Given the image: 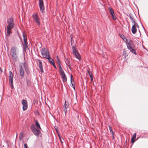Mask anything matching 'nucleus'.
I'll return each mask as SVG.
<instances>
[{
  "label": "nucleus",
  "mask_w": 148,
  "mask_h": 148,
  "mask_svg": "<svg viewBox=\"0 0 148 148\" xmlns=\"http://www.w3.org/2000/svg\"><path fill=\"white\" fill-rule=\"evenodd\" d=\"M23 134H24L22 132H21L19 134V140H21L23 138Z\"/></svg>",
  "instance_id": "23"
},
{
  "label": "nucleus",
  "mask_w": 148,
  "mask_h": 148,
  "mask_svg": "<svg viewBox=\"0 0 148 148\" xmlns=\"http://www.w3.org/2000/svg\"><path fill=\"white\" fill-rule=\"evenodd\" d=\"M13 77L14 75L12 72L11 71H10L9 72V81L10 85L12 89H13L14 88L13 81Z\"/></svg>",
  "instance_id": "8"
},
{
  "label": "nucleus",
  "mask_w": 148,
  "mask_h": 148,
  "mask_svg": "<svg viewBox=\"0 0 148 148\" xmlns=\"http://www.w3.org/2000/svg\"><path fill=\"white\" fill-rule=\"evenodd\" d=\"M133 23L134 24L132 27V32L133 34H135L137 32L136 27L138 28L139 26L138 24L136 23Z\"/></svg>",
  "instance_id": "9"
},
{
  "label": "nucleus",
  "mask_w": 148,
  "mask_h": 148,
  "mask_svg": "<svg viewBox=\"0 0 148 148\" xmlns=\"http://www.w3.org/2000/svg\"><path fill=\"white\" fill-rule=\"evenodd\" d=\"M55 129H56V131L57 132H58V130L55 127Z\"/></svg>",
  "instance_id": "35"
},
{
  "label": "nucleus",
  "mask_w": 148,
  "mask_h": 148,
  "mask_svg": "<svg viewBox=\"0 0 148 148\" xmlns=\"http://www.w3.org/2000/svg\"><path fill=\"white\" fill-rule=\"evenodd\" d=\"M32 17L34 20L39 26L40 24V19L37 13H34L32 15Z\"/></svg>",
  "instance_id": "5"
},
{
  "label": "nucleus",
  "mask_w": 148,
  "mask_h": 148,
  "mask_svg": "<svg viewBox=\"0 0 148 148\" xmlns=\"http://www.w3.org/2000/svg\"><path fill=\"white\" fill-rule=\"evenodd\" d=\"M27 84L28 85H30V83L29 81V80H27Z\"/></svg>",
  "instance_id": "30"
},
{
  "label": "nucleus",
  "mask_w": 148,
  "mask_h": 148,
  "mask_svg": "<svg viewBox=\"0 0 148 148\" xmlns=\"http://www.w3.org/2000/svg\"><path fill=\"white\" fill-rule=\"evenodd\" d=\"M59 64V69H59V72H60L64 71L63 69L62 68V67H61V66L60 65V64Z\"/></svg>",
  "instance_id": "28"
},
{
  "label": "nucleus",
  "mask_w": 148,
  "mask_h": 148,
  "mask_svg": "<svg viewBox=\"0 0 148 148\" xmlns=\"http://www.w3.org/2000/svg\"><path fill=\"white\" fill-rule=\"evenodd\" d=\"M66 64L67 66H68L69 68L71 69V64L69 60L67 61V62H66Z\"/></svg>",
  "instance_id": "24"
},
{
  "label": "nucleus",
  "mask_w": 148,
  "mask_h": 148,
  "mask_svg": "<svg viewBox=\"0 0 148 148\" xmlns=\"http://www.w3.org/2000/svg\"><path fill=\"white\" fill-rule=\"evenodd\" d=\"M87 72L88 74L89 75L90 77H91V76H92V73L91 72L88 70H87Z\"/></svg>",
  "instance_id": "26"
},
{
  "label": "nucleus",
  "mask_w": 148,
  "mask_h": 148,
  "mask_svg": "<svg viewBox=\"0 0 148 148\" xmlns=\"http://www.w3.org/2000/svg\"><path fill=\"white\" fill-rule=\"evenodd\" d=\"M120 36L121 37V38H122L123 39V40L125 42H127V43H128L127 42V38L124 35H123L122 34H121L120 35Z\"/></svg>",
  "instance_id": "18"
},
{
  "label": "nucleus",
  "mask_w": 148,
  "mask_h": 148,
  "mask_svg": "<svg viewBox=\"0 0 148 148\" xmlns=\"http://www.w3.org/2000/svg\"><path fill=\"white\" fill-rule=\"evenodd\" d=\"M52 64L53 65L55 68H56V66L54 63Z\"/></svg>",
  "instance_id": "32"
},
{
  "label": "nucleus",
  "mask_w": 148,
  "mask_h": 148,
  "mask_svg": "<svg viewBox=\"0 0 148 148\" xmlns=\"http://www.w3.org/2000/svg\"><path fill=\"white\" fill-rule=\"evenodd\" d=\"M62 77L64 80L66 82L67 78L66 76H65V77Z\"/></svg>",
  "instance_id": "29"
},
{
  "label": "nucleus",
  "mask_w": 148,
  "mask_h": 148,
  "mask_svg": "<svg viewBox=\"0 0 148 148\" xmlns=\"http://www.w3.org/2000/svg\"><path fill=\"white\" fill-rule=\"evenodd\" d=\"M72 75H71V84L72 85V86H73V88L75 89V87L74 86H75L74 85V81L73 79H72Z\"/></svg>",
  "instance_id": "20"
},
{
  "label": "nucleus",
  "mask_w": 148,
  "mask_h": 148,
  "mask_svg": "<svg viewBox=\"0 0 148 148\" xmlns=\"http://www.w3.org/2000/svg\"><path fill=\"white\" fill-rule=\"evenodd\" d=\"M129 17H130V19L131 20V22L132 23H136L134 18L132 15L131 14H130L129 15Z\"/></svg>",
  "instance_id": "19"
},
{
  "label": "nucleus",
  "mask_w": 148,
  "mask_h": 148,
  "mask_svg": "<svg viewBox=\"0 0 148 148\" xmlns=\"http://www.w3.org/2000/svg\"><path fill=\"white\" fill-rule=\"evenodd\" d=\"M69 104L68 102L65 101V103L64 104L63 108H64V111L66 114L67 111V108L69 106Z\"/></svg>",
  "instance_id": "14"
},
{
  "label": "nucleus",
  "mask_w": 148,
  "mask_h": 148,
  "mask_svg": "<svg viewBox=\"0 0 148 148\" xmlns=\"http://www.w3.org/2000/svg\"><path fill=\"white\" fill-rule=\"evenodd\" d=\"M49 60V62L51 64L54 63V61L53 59L51 58L50 57L49 59H48Z\"/></svg>",
  "instance_id": "22"
},
{
  "label": "nucleus",
  "mask_w": 148,
  "mask_h": 148,
  "mask_svg": "<svg viewBox=\"0 0 148 148\" xmlns=\"http://www.w3.org/2000/svg\"><path fill=\"white\" fill-rule=\"evenodd\" d=\"M60 73L62 77H65V76H66V75L64 71L60 72Z\"/></svg>",
  "instance_id": "25"
},
{
  "label": "nucleus",
  "mask_w": 148,
  "mask_h": 148,
  "mask_svg": "<svg viewBox=\"0 0 148 148\" xmlns=\"http://www.w3.org/2000/svg\"><path fill=\"white\" fill-rule=\"evenodd\" d=\"M13 22V18L12 17H10L7 20V22L8 25L7 27V34L8 36H10V34L11 33V29L14 27V24Z\"/></svg>",
  "instance_id": "2"
},
{
  "label": "nucleus",
  "mask_w": 148,
  "mask_h": 148,
  "mask_svg": "<svg viewBox=\"0 0 148 148\" xmlns=\"http://www.w3.org/2000/svg\"><path fill=\"white\" fill-rule=\"evenodd\" d=\"M90 79H91V81H92L93 80V77L92 76H91V77H90Z\"/></svg>",
  "instance_id": "33"
},
{
  "label": "nucleus",
  "mask_w": 148,
  "mask_h": 148,
  "mask_svg": "<svg viewBox=\"0 0 148 148\" xmlns=\"http://www.w3.org/2000/svg\"><path fill=\"white\" fill-rule=\"evenodd\" d=\"M23 37L24 41V45L25 47H27V36L24 33L23 34Z\"/></svg>",
  "instance_id": "15"
},
{
  "label": "nucleus",
  "mask_w": 148,
  "mask_h": 148,
  "mask_svg": "<svg viewBox=\"0 0 148 148\" xmlns=\"http://www.w3.org/2000/svg\"><path fill=\"white\" fill-rule=\"evenodd\" d=\"M17 48L15 47H13L11 48V56L12 58L16 61L17 60L18 56L16 53V50Z\"/></svg>",
  "instance_id": "4"
},
{
  "label": "nucleus",
  "mask_w": 148,
  "mask_h": 148,
  "mask_svg": "<svg viewBox=\"0 0 148 148\" xmlns=\"http://www.w3.org/2000/svg\"><path fill=\"white\" fill-rule=\"evenodd\" d=\"M41 54L44 58L49 59L50 58L49 52L47 51L45 48H43L41 50Z\"/></svg>",
  "instance_id": "6"
},
{
  "label": "nucleus",
  "mask_w": 148,
  "mask_h": 148,
  "mask_svg": "<svg viewBox=\"0 0 148 148\" xmlns=\"http://www.w3.org/2000/svg\"><path fill=\"white\" fill-rule=\"evenodd\" d=\"M127 46L128 49L131 52L134 53L135 55L136 54V53L135 52V49L132 47H131V44L130 43H127Z\"/></svg>",
  "instance_id": "11"
},
{
  "label": "nucleus",
  "mask_w": 148,
  "mask_h": 148,
  "mask_svg": "<svg viewBox=\"0 0 148 148\" xmlns=\"http://www.w3.org/2000/svg\"><path fill=\"white\" fill-rule=\"evenodd\" d=\"M59 138H60V140H61V141L62 142V140H61V138L60 137H59Z\"/></svg>",
  "instance_id": "36"
},
{
  "label": "nucleus",
  "mask_w": 148,
  "mask_h": 148,
  "mask_svg": "<svg viewBox=\"0 0 148 148\" xmlns=\"http://www.w3.org/2000/svg\"><path fill=\"white\" fill-rule=\"evenodd\" d=\"M136 136V133H135L134 134L133 136L131 138V142L133 143L135 141V139Z\"/></svg>",
  "instance_id": "17"
},
{
  "label": "nucleus",
  "mask_w": 148,
  "mask_h": 148,
  "mask_svg": "<svg viewBox=\"0 0 148 148\" xmlns=\"http://www.w3.org/2000/svg\"><path fill=\"white\" fill-rule=\"evenodd\" d=\"M56 58H57L56 59L57 62L58 63V64H60V60L59 59L58 56H57Z\"/></svg>",
  "instance_id": "27"
},
{
  "label": "nucleus",
  "mask_w": 148,
  "mask_h": 148,
  "mask_svg": "<svg viewBox=\"0 0 148 148\" xmlns=\"http://www.w3.org/2000/svg\"><path fill=\"white\" fill-rule=\"evenodd\" d=\"M39 4L41 11L43 12L45 8L44 6L43 1V0H39Z\"/></svg>",
  "instance_id": "12"
},
{
  "label": "nucleus",
  "mask_w": 148,
  "mask_h": 148,
  "mask_svg": "<svg viewBox=\"0 0 148 148\" xmlns=\"http://www.w3.org/2000/svg\"><path fill=\"white\" fill-rule=\"evenodd\" d=\"M109 130H110V132L112 134V136H113V138H114V133L113 132V131L112 128L110 126H109Z\"/></svg>",
  "instance_id": "21"
},
{
  "label": "nucleus",
  "mask_w": 148,
  "mask_h": 148,
  "mask_svg": "<svg viewBox=\"0 0 148 148\" xmlns=\"http://www.w3.org/2000/svg\"><path fill=\"white\" fill-rule=\"evenodd\" d=\"M36 126L34 124L31 125L30 128L34 134L36 136L40 135L41 132L40 130L41 129L40 125L37 120L35 121Z\"/></svg>",
  "instance_id": "1"
},
{
  "label": "nucleus",
  "mask_w": 148,
  "mask_h": 148,
  "mask_svg": "<svg viewBox=\"0 0 148 148\" xmlns=\"http://www.w3.org/2000/svg\"><path fill=\"white\" fill-rule=\"evenodd\" d=\"M24 147L25 148H27V145L26 144H24Z\"/></svg>",
  "instance_id": "31"
},
{
  "label": "nucleus",
  "mask_w": 148,
  "mask_h": 148,
  "mask_svg": "<svg viewBox=\"0 0 148 148\" xmlns=\"http://www.w3.org/2000/svg\"><path fill=\"white\" fill-rule=\"evenodd\" d=\"M22 103L23 105V111L25 110L27 108V101L24 99L22 101Z\"/></svg>",
  "instance_id": "10"
},
{
  "label": "nucleus",
  "mask_w": 148,
  "mask_h": 148,
  "mask_svg": "<svg viewBox=\"0 0 148 148\" xmlns=\"http://www.w3.org/2000/svg\"><path fill=\"white\" fill-rule=\"evenodd\" d=\"M38 61L39 62V66L40 69L41 71V72L42 73L43 72V70L42 68V62H41V61L39 60H38Z\"/></svg>",
  "instance_id": "16"
},
{
  "label": "nucleus",
  "mask_w": 148,
  "mask_h": 148,
  "mask_svg": "<svg viewBox=\"0 0 148 148\" xmlns=\"http://www.w3.org/2000/svg\"><path fill=\"white\" fill-rule=\"evenodd\" d=\"M109 10L112 18L114 20H115L116 19V17L114 15V10L111 8H109Z\"/></svg>",
  "instance_id": "13"
},
{
  "label": "nucleus",
  "mask_w": 148,
  "mask_h": 148,
  "mask_svg": "<svg viewBox=\"0 0 148 148\" xmlns=\"http://www.w3.org/2000/svg\"><path fill=\"white\" fill-rule=\"evenodd\" d=\"M2 72V70L1 68L0 67V73H1Z\"/></svg>",
  "instance_id": "34"
},
{
  "label": "nucleus",
  "mask_w": 148,
  "mask_h": 148,
  "mask_svg": "<svg viewBox=\"0 0 148 148\" xmlns=\"http://www.w3.org/2000/svg\"><path fill=\"white\" fill-rule=\"evenodd\" d=\"M19 72L21 76L23 77L24 75L25 70H26L27 66L25 63H21L19 66Z\"/></svg>",
  "instance_id": "3"
},
{
  "label": "nucleus",
  "mask_w": 148,
  "mask_h": 148,
  "mask_svg": "<svg viewBox=\"0 0 148 148\" xmlns=\"http://www.w3.org/2000/svg\"><path fill=\"white\" fill-rule=\"evenodd\" d=\"M72 49L73 51V54L74 55L75 58L79 60L81 59V57L80 55L78 53L77 49L74 46H73Z\"/></svg>",
  "instance_id": "7"
}]
</instances>
